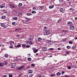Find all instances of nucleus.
I'll use <instances>...</instances> for the list:
<instances>
[{
  "label": "nucleus",
  "mask_w": 77,
  "mask_h": 77,
  "mask_svg": "<svg viewBox=\"0 0 77 77\" xmlns=\"http://www.w3.org/2000/svg\"><path fill=\"white\" fill-rule=\"evenodd\" d=\"M28 72L30 73H32L33 72V70H29L28 71Z\"/></svg>",
  "instance_id": "obj_16"
},
{
  "label": "nucleus",
  "mask_w": 77,
  "mask_h": 77,
  "mask_svg": "<svg viewBox=\"0 0 77 77\" xmlns=\"http://www.w3.org/2000/svg\"><path fill=\"white\" fill-rule=\"evenodd\" d=\"M53 49H54L53 48H50L49 49V50H53Z\"/></svg>",
  "instance_id": "obj_59"
},
{
  "label": "nucleus",
  "mask_w": 77,
  "mask_h": 77,
  "mask_svg": "<svg viewBox=\"0 0 77 77\" xmlns=\"http://www.w3.org/2000/svg\"><path fill=\"white\" fill-rule=\"evenodd\" d=\"M44 9V7L43 6H41L39 8V9L41 10L42 9Z\"/></svg>",
  "instance_id": "obj_14"
},
{
  "label": "nucleus",
  "mask_w": 77,
  "mask_h": 77,
  "mask_svg": "<svg viewBox=\"0 0 77 77\" xmlns=\"http://www.w3.org/2000/svg\"><path fill=\"white\" fill-rule=\"evenodd\" d=\"M64 73H65V72L62 71V75H63V74H64Z\"/></svg>",
  "instance_id": "obj_55"
},
{
  "label": "nucleus",
  "mask_w": 77,
  "mask_h": 77,
  "mask_svg": "<svg viewBox=\"0 0 77 77\" xmlns=\"http://www.w3.org/2000/svg\"><path fill=\"white\" fill-rule=\"evenodd\" d=\"M10 48H14V46L13 45H11V46H10Z\"/></svg>",
  "instance_id": "obj_48"
},
{
  "label": "nucleus",
  "mask_w": 77,
  "mask_h": 77,
  "mask_svg": "<svg viewBox=\"0 0 77 77\" xmlns=\"http://www.w3.org/2000/svg\"><path fill=\"white\" fill-rule=\"evenodd\" d=\"M72 67L73 68H75L77 67V66L76 65H72Z\"/></svg>",
  "instance_id": "obj_30"
},
{
  "label": "nucleus",
  "mask_w": 77,
  "mask_h": 77,
  "mask_svg": "<svg viewBox=\"0 0 77 77\" xmlns=\"http://www.w3.org/2000/svg\"><path fill=\"white\" fill-rule=\"evenodd\" d=\"M60 72H58L56 74V75H60Z\"/></svg>",
  "instance_id": "obj_23"
},
{
  "label": "nucleus",
  "mask_w": 77,
  "mask_h": 77,
  "mask_svg": "<svg viewBox=\"0 0 77 77\" xmlns=\"http://www.w3.org/2000/svg\"><path fill=\"white\" fill-rule=\"evenodd\" d=\"M70 30H74V26L73 25H71L69 27Z\"/></svg>",
  "instance_id": "obj_4"
},
{
  "label": "nucleus",
  "mask_w": 77,
  "mask_h": 77,
  "mask_svg": "<svg viewBox=\"0 0 77 77\" xmlns=\"http://www.w3.org/2000/svg\"><path fill=\"white\" fill-rule=\"evenodd\" d=\"M66 40H67V38H65L62 39V41H63V42H66Z\"/></svg>",
  "instance_id": "obj_21"
},
{
  "label": "nucleus",
  "mask_w": 77,
  "mask_h": 77,
  "mask_svg": "<svg viewBox=\"0 0 77 77\" xmlns=\"http://www.w3.org/2000/svg\"><path fill=\"white\" fill-rule=\"evenodd\" d=\"M19 7H21V6H22V3H20L18 5Z\"/></svg>",
  "instance_id": "obj_29"
},
{
  "label": "nucleus",
  "mask_w": 77,
  "mask_h": 77,
  "mask_svg": "<svg viewBox=\"0 0 77 77\" xmlns=\"http://www.w3.org/2000/svg\"><path fill=\"white\" fill-rule=\"evenodd\" d=\"M27 15L28 16H30V15H32V14H31V13H28L27 14Z\"/></svg>",
  "instance_id": "obj_31"
},
{
  "label": "nucleus",
  "mask_w": 77,
  "mask_h": 77,
  "mask_svg": "<svg viewBox=\"0 0 77 77\" xmlns=\"http://www.w3.org/2000/svg\"><path fill=\"white\" fill-rule=\"evenodd\" d=\"M38 40L39 41H41L42 40V38H41L38 37Z\"/></svg>",
  "instance_id": "obj_26"
},
{
  "label": "nucleus",
  "mask_w": 77,
  "mask_h": 77,
  "mask_svg": "<svg viewBox=\"0 0 77 77\" xmlns=\"http://www.w3.org/2000/svg\"><path fill=\"white\" fill-rule=\"evenodd\" d=\"M28 77V75H25L24 77Z\"/></svg>",
  "instance_id": "obj_61"
},
{
  "label": "nucleus",
  "mask_w": 77,
  "mask_h": 77,
  "mask_svg": "<svg viewBox=\"0 0 77 77\" xmlns=\"http://www.w3.org/2000/svg\"><path fill=\"white\" fill-rule=\"evenodd\" d=\"M60 11L61 12H63V8H60Z\"/></svg>",
  "instance_id": "obj_15"
},
{
  "label": "nucleus",
  "mask_w": 77,
  "mask_h": 77,
  "mask_svg": "<svg viewBox=\"0 0 77 77\" xmlns=\"http://www.w3.org/2000/svg\"><path fill=\"white\" fill-rule=\"evenodd\" d=\"M72 22L69 21L67 23V25L69 26H72Z\"/></svg>",
  "instance_id": "obj_3"
},
{
  "label": "nucleus",
  "mask_w": 77,
  "mask_h": 77,
  "mask_svg": "<svg viewBox=\"0 0 77 77\" xmlns=\"http://www.w3.org/2000/svg\"><path fill=\"white\" fill-rule=\"evenodd\" d=\"M24 18H25V19H26V20H30V19L26 17H25Z\"/></svg>",
  "instance_id": "obj_46"
},
{
  "label": "nucleus",
  "mask_w": 77,
  "mask_h": 77,
  "mask_svg": "<svg viewBox=\"0 0 77 77\" xmlns=\"http://www.w3.org/2000/svg\"><path fill=\"white\" fill-rule=\"evenodd\" d=\"M32 50H33V51L35 53H37V52H38V50L35 49V48H32Z\"/></svg>",
  "instance_id": "obj_8"
},
{
  "label": "nucleus",
  "mask_w": 77,
  "mask_h": 77,
  "mask_svg": "<svg viewBox=\"0 0 77 77\" xmlns=\"http://www.w3.org/2000/svg\"><path fill=\"white\" fill-rule=\"evenodd\" d=\"M61 21H62V20H61V19H59L58 20L57 23H60Z\"/></svg>",
  "instance_id": "obj_24"
},
{
  "label": "nucleus",
  "mask_w": 77,
  "mask_h": 77,
  "mask_svg": "<svg viewBox=\"0 0 77 77\" xmlns=\"http://www.w3.org/2000/svg\"><path fill=\"white\" fill-rule=\"evenodd\" d=\"M69 43L70 44H72V41H69Z\"/></svg>",
  "instance_id": "obj_43"
},
{
  "label": "nucleus",
  "mask_w": 77,
  "mask_h": 77,
  "mask_svg": "<svg viewBox=\"0 0 77 77\" xmlns=\"http://www.w3.org/2000/svg\"><path fill=\"white\" fill-rule=\"evenodd\" d=\"M5 56L6 57H8V56H9V55H8V54H5Z\"/></svg>",
  "instance_id": "obj_33"
},
{
  "label": "nucleus",
  "mask_w": 77,
  "mask_h": 77,
  "mask_svg": "<svg viewBox=\"0 0 77 77\" xmlns=\"http://www.w3.org/2000/svg\"><path fill=\"white\" fill-rule=\"evenodd\" d=\"M12 24L13 26H15L17 24V23L15 22H13L12 23Z\"/></svg>",
  "instance_id": "obj_17"
},
{
  "label": "nucleus",
  "mask_w": 77,
  "mask_h": 77,
  "mask_svg": "<svg viewBox=\"0 0 77 77\" xmlns=\"http://www.w3.org/2000/svg\"><path fill=\"white\" fill-rule=\"evenodd\" d=\"M40 75L41 76V77H44V74H40Z\"/></svg>",
  "instance_id": "obj_42"
},
{
  "label": "nucleus",
  "mask_w": 77,
  "mask_h": 77,
  "mask_svg": "<svg viewBox=\"0 0 77 77\" xmlns=\"http://www.w3.org/2000/svg\"><path fill=\"white\" fill-rule=\"evenodd\" d=\"M10 6H11V8H15V6H14V5H12V4H11L10 5Z\"/></svg>",
  "instance_id": "obj_20"
},
{
  "label": "nucleus",
  "mask_w": 77,
  "mask_h": 77,
  "mask_svg": "<svg viewBox=\"0 0 77 77\" xmlns=\"http://www.w3.org/2000/svg\"><path fill=\"white\" fill-rule=\"evenodd\" d=\"M29 68H30L29 66H28L25 68V69H29Z\"/></svg>",
  "instance_id": "obj_37"
},
{
  "label": "nucleus",
  "mask_w": 77,
  "mask_h": 77,
  "mask_svg": "<svg viewBox=\"0 0 77 77\" xmlns=\"http://www.w3.org/2000/svg\"><path fill=\"white\" fill-rule=\"evenodd\" d=\"M67 48H68V49H69L70 48V47L69 46H67L66 47Z\"/></svg>",
  "instance_id": "obj_41"
},
{
  "label": "nucleus",
  "mask_w": 77,
  "mask_h": 77,
  "mask_svg": "<svg viewBox=\"0 0 77 77\" xmlns=\"http://www.w3.org/2000/svg\"><path fill=\"white\" fill-rule=\"evenodd\" d=\"M5 5H2L0 6V8L2 9V8H5Z\"/></svg>",
  "instance_id": "obj_13"
},
{
  "label": "nucleus",
  "mask_w": 77,
  "mask_h": 77,
  "mask_svg": "<svg viewBox=\"0 0 77 77\" xmlns=\"http://www.w3.org/2000/svg\"><path fill=\"white\" fill-rule=\"evenodd\" d=\"M1 26L2 27H3L5 26V24H4V23H2Z\"/></svg>",
  "instance_id": "obj_44"
},
{
  "label": "nucleus",
  "mask_w": 77,
  "mask_h": 77,
  "mask_svg": "<svg viewBox=\"0 0 77 77\" xmlns=\"http://www.w3.org/2000/svg\"><path fill=\"white\" fill-rule=\"evenodd\" d=\"M75 48H76V46L75 45L73 46L72 47V48L73 50H74V49H75Z\"/></svg>",
  "instance_id": "obj_34"
},
{
  "label": "nucleus",
  "mask_w": 77,
  "mask_h": 77,
  "mask_svg": "<svg viewBox=\"0 0 77 77\" xmlns=\"http://www.w3.org/2000/svg\"><path fill=\"white\" fill-rule=\"evenodd\" d=\"M31 66H32V67H35V64L33 63H32L31 64Z\"/></svg>",
  "instance_id": "obj_36"
},
{
  "label": "nucleus",
  "mask_w": 77,
  "mask_h": 77,
  "mask_svg": "<svg viewBox=\"0 0 77 77\" xmlns=\"http://www.w3.org/2000/svg\"><path fill=\"white\" fill-rule=\"evenodd\" d=\"M57 49L58 50H62V49L60 48H58Z\"/></svg>",
  "instance_id": "obj_56"
},
{
  "label": "nucleus",
  "mask_w": 77,
  "mask_h": 77,
  "mask_svg": "<svg viewBox=\"0 0 77 77\" xmlns=\"http://www.w3.org/2000/svg\"><path fill=\"white\" fill-rule=\"evenodd\" d=\"M68 68L69 69H71V67H70L69 66L68 67Z\"/></svg>",
  "instance_id": "obj_53"
},
{
  "label": "nucleus",
  "mask_w": 77,
  "mask_h": 77,
  "mask_svg": "<svg viewBox=\"0 0 77 77\" xmlns=\"http://www.w3.org/2000/svg\"><path fill=\"white\" fill-rule=\"evenodd\" d=\"M38 77H41V75H39L38 76Z\"/></svg>",
  "instance_id": "obj_63"
},
{
  "label": "nucleus",
  "mask_w": 77,
  "mask_h": 77,
  "mask_svg": "<svg viewBox=\"0 0 77 77\" xmlns=\"http://www.w3.org/2000/svg\"><path fill=\"white\" fill-rule=\"evenodd\" d=\"M6 18V16H3L2 17V19H5Z\"/></svg>",
  "instance_id": "obj_35"
},
{
  "label": "nucleus",
  "mask_w": 77,
  "mask_h": 77,
  "mask_svg": "<svg viewBox=\"0 0 77 77\" xmlns=\"http://www.w3.org/2000/svg\"><path fill=\"white\" fill-rule=\"evenodd\" d=\"M4 63L5 64V65H8V63L7 62H5Z\"/></svg>",
  "instance_id": "obj_49"
},
{
  "label": "nucleus",
  "mask_w": 77,
  "mask_h": 77,
  "mask_svg": "<svg viewBox=\"0 0 77 77\" xmlns=\"http://www.w3.org/2000/svg\"><path fill=\"white\" fill-rule=\"evenodd\" d=\"M50 77H55L56 76V75L55 74H52V75H50Z\"/></svg>",
  "instance_id": "obj_25"
},
{
  "label": "nucleus",
  "mask_w": 77,
  "mask_h": 77,
  "mask_svg": "<svg viewBox=\"0 0 77 77\" xmlns=\"http://www.w3.org/2000/svg\"><path fill=\"white\" fill-rule=\"evenodd\" d=\"M62 32H63V33H67L68 32V30H66V31L62 30Z\"/></svg>",
  "instance_id": "obj_22"
},
{
  "label": "nucleus",
  "mask_w": 77,
  "mask_h": 77,
  "mask_svg": "<svg viewBox=\"0 0 77 77\" xmlns=\"http://www.w3.org/2000/svg\"><path fill=\"white\" fill-rule=\"evenodd\" d=\"M50 33V31H48L46 32V35L44 34V35H49Z\"/></svg>",
  "instance_id": "obj_9"
},
{
  "label": "nucleus",
  "mask_w": 77,
  "mask_h": 77,
  "mask_svg": "<svg viewBox=\"0 0 77 77\" xmlns=\"http://www.w3.org/2000/svg\"><path fill=\"white\" fill-rule=\"evenodd\" d=\"M2 77H7V75H4L2 76Z\"/></svg>",
  "instance_id": "obj_54"
},
{
  "label": "nucleus",
  "mask_w": 77,
  "mask_h": 77,
  "mask_svg": "<svg viewBox=\"0 0 77 77\" xmlns=\"http://www.w3.org/2000/svg\"><path fill=\"white\" fill-rule=\"evenodd\" d=\"M75 20H77V17H75Z\"/></svg>",
  "instance_id": "obj_60"
},
{
  "label": "nucleus",
  "mask_w": 77,
  "mask_h": 77,
  "mask_svg": "<svg viewBox=\"0 0 77 77\" xmlns=\"http://www.w3.org/2000/svg\"><path fill=\"white\" fill-rule=\"evenodd\" d=\"M13 19L14 20H17L18 19V17H13Z\"/></svg>",
  "instance_id": "obj_28"
},
{
  "label": "nucleus",
  "mask_w": 77,
  "mask_h": 77,
  "mask_svg": "<svg viewBox=\"0 0 77 77\" xmlns=\"http://www.w3.org/2000/svg\"><path fill=\"white\" fill-rule=\"evenodd\" d=\"M24 68V66H22L17 68V70H21V69H22Z\"/></svg>",
  "instance_id": "obj_1"
},
{
  "label": "nucleus",
  "mask_w": 77,
  "mask_h": 77,
  "mask_svg": "<svg viewBox=\"0 0 77 77\" xmlns=\"http://www.w3.org/2000/svg\"><path fill=\"white\" fill-rule=\"evenodd\" d=\"M32 14H35L36 11H33L32 12Z\"/></svg>",
  "instance_id": "obj_39"
},
{
  "label": "nucleus",
  "mask_w": 77,
  "mask_h": 77,
  "mask_svg": "<svg viewBox=\"0 0 77 77\" xmlns=\"http://www.w3.org/2000/svg\"><path fill=\"white\" fill-rule=\"evenodd\" d=\"M66 54H69V52L66 51Z\"/></svg>",
  "instance_id": "obj_51"
},
{
  "label": "nucleus",
  "mask_w": 77,
  "mask_h": 77,
  "mask_svg": "<svg viewBox=\"0 0 77 77\" xmlns=\"http://www.w3.org/2000/svg\"><path fill=\"white\" fill-rule=\"evenodd\" d=\"M26 43H27L28 44H29L30 45H31V44H32V42L30 41H29L28 42H26Z\"/></svg>",
  "instance_id": "obj_11"
},
{
  "label": "nucleus",
  "mask_w": 77,
  "mask_h": 77,
  "mask_svg": "<svg viewBox=\"0 0 77 77\" xmlns=\"http://www.w3.org/2000/svg\"><path fill=\"white\" fill-rule=\"evenodd\" d=\"M47 31V27L45 26L44 28L43 32L44 33H46V32Z\"/></svg>",
  "instance_id": "obj_5"
},
{
  "label": "nucleus",
  "mask_w": 77,
  "mask_h": 77,
  "mask_svg": "<svg viewBox=\"0 0 77 77\" xmlns=\"http://www.w3.org/2000/svg\"><path fill=\"white\" fill-rule=\"evenodd\" d=\"M27 59L28 61H31L32 60V59L30 58H28Z\"/></svg>",
  "instance_id": "obj_32"
},
{
  "label": "nucleus",
  "mask_w": 77,
  "mask_h": 77,
  "mask_svg": "<svg viewBox=\"0 0 77 77\" xmlns=\"http://www.w3.org/2000/svg\"><path fill=\"white\" fill-rule=\"evenodd\" d=\"M59 2H60V3H61V2H63V1L61 0L60 1H59Z\"/></svg>",
  "instance_id": "obj_62"
},
{
  "label": "nucleus",
  "mask_w": 77,
  "mask_h": 77,
  "mask_svg": "<svg viewBox=\"0 0 77 77\" xmlns=\"http://www.w3.org/2000/svg\"><path fill=\"white\" fill-rule=\"evenodd\" d=\"M49 9H52L53 8H54V5H52V6H50L49 7Z\"/></svg>",
  "instance_id": "obj_18"
},
{
  "label": "nucleus",
  "mask_w": 77,
  "mask_h": 77,
  "mask_svg": "<svg viewBox=\"0 0 77 77\" xmlns=\"http://www.w3.org/2000/svg\"><path fill=\"white\" fill-rule=\"evenodd\" d=\"M32 76H33V75L32 74H31L29 75L30 77H32Z\"/></svg>",
  "instance_id": "obj_58"
},
{
  "label": "nucleus",
  "mask_w": 77,
  "mask_h": 77,
  "mask_svg": "<svg viewBox=\"0 0 77 77\" xmlns=\"http://www.w3.org/2000/svg\"><path fill=\"white\" fill-rule=\"evenodd\" d=\"M3 12L4 13H6L7 12V10H5L3 11Z\"/></svg>",
  "instance_id": "obj_38"
},
{
  "label": "nucleus",
  "mask_w": 77,
  "mask_h": 77,
  "mask_svg": "<svg viewBox=\"0 0 77 77\" xmlns=\"http://www.w3.org/2000/svg\"><path fill=\"white\" fill-rule=\"evenodd\" d=\"M18 15L20 16V15H22V13H19L18 14Z\"/></svg>",
  "instance_id": "obj_40"
},
{
  "label": "nucleus",
  "mask_w": 77,
  "mask_h": 77,
  "mask_svg": "<svg viewBox=\"0 0 77 77\" xmlns=\"http://www.w3.org/2000/svg\"><path fill=\"white\" fill-rule=\"evenodd\" d=\"M32 9H33L34 10L36 9V8L35 7H33L32 8Z\"/></svg>",
  "instance_id": "obj_50"
},
{
  "label": "nucleus",
  "mask_w": 77,
  "mask_h": 77,
  "mask_svg": "<svg viewBox=\"0 0 77 77\" xmlns=\"http://www.w3.org/2000/svg\"><path fill=\"white\" fill-rule=\"evenodd\" d=\"M33 39V36H30L29 37V38L28 39L29 40V41H32V39Z\"/></svg>",
  "instance_id": "obj_6"
},
{
  "label": "nucleus",
  "mask_w": 77,
  "mask_h": 77,
  "mask_svg": "<svg viewBox=\"0 0 77 77\" xmlns=\"http://www.w3.org/2000/svg\"><path fill=\"white\" fill-rule=\"evenodd\" d=\"M26 45L25 44H23L22 45V47H26Z\"/></svg>",
  "instance_id": "obj_45"
},
{
  "label": "nucleus",
  "mask_w": 77,
  "mask_h": 77,
  "mask_svg": "<svg viewBox=\"0 0 77 77\" xmlns=\"http://www.w3.org/2000/svg\"><path fill=\"white\" fill-rule=\"evenodd\" d=\"M5 65L4 63L0 62V66H3Z\"/></svg>",
  "instance_id": "obj_12"
},
{
  "label": "nucleus",
  "mask_w": 77,
  "mask_h": 77,
  "mask_svg": "<svg viewBox=\"0 0 77 77\" xmlns=\"http://www.w3.org/2000/svg\"><path fill=\"white\" fill-rule=\"evenodd\" d=\"M10 45H12L14 44V42H11L9 43Z\"/></svg>",
  "instance_id": "obj_19"
},
{
  "label": "nucleus",
  "mask_w": 77,
  "mask_h": 77,
  "mask_svg": "<svg viewBox=\"0 0 77 77\" xmlns=\"http://www.w3.org/2000/svg\"><path fill=\"white\" fill-rule=\"evenodd\" d=\"M51 42L50 40H47L46 41V43H48V44H49V45H51Z\"/></svg>",
  "instance_id": "obj_2"
},
{
  "label": "nucleus",
  "mask_w": 77,
  "mask_h": 77,
  "mask_svg": "<svg viewBox=\"0 0 77 77\" xmlns=\"http://www.w3.org/2000/svg\"><path fill=\"white\" fill-rule=\"evenodd\" d=\"M26 48H29V47H30V46H29V45H27L26 46Z\"/></svg>",
  "instance_id": "obj_52"
},
{
  "label": "nucleus",
  "mask_w": 77,
  "mask_h": 77,
  "mask_svg": "<svg viewBox=\"0 0 77 77\" xmlns=\"http://www.w3.org/2000/svg\"><path fill=\"white\" fill-rule=\"evenodd\" d=\"M9 77H12V75H9Z\"/></svg>",
  "instance_id": "obj_57"
},
{
  "label": "nucleus",
  "mask_w": 77,
  "mask_h": 77,
  "mask_svg": "<svg viewBox=\"0 0 77 77\" xmlns=\"http://www.w3.org/2000/svg\"><path fill=\"white\" fill-rule=\"evenodd\" d=\"M65 77H68V76L67 75H66L65 76Z\"/></svg>",
  "instance_id": "obj_64"
},
{
  "label": "nucleus",
  "mask_w": 77,
  "mask_h": 77,
  "mask_svg": "<svg viewBox=\"0 0 77 77\" xmlns=\"http://www.w3.org/2000/svg\"><path fill=\"white\" fill-rule=\"evenodd\" d=\"M42 50L43 51H47V48L46 47H43L42 48Z\"/></svg>",
  "instance_id": "obj_10"
},
{
  "label": "nucleus",
  "mask_w": 77,
  "mask_h": 77,
  "mask_svg": "<svg viewBox=\"0 0 77 77\" xmlns=\"http://www.w3.org/2000/svg\"><path fill=\"white\" fill-rule=\"evenodd\" d=\"M21 46L20 45H18L16 46V47H17V48H19V47H20Z\"/></svg>",
  "instance_id": "obj_27"
},
{
  "label": "nucleus",
  "mask_w": 77,
  "mask_h": 77,
  "mask_svg": "<svg viewBox=\"0 0 77 77\" xmlns=\"http://www.w3.org/2000/svg\"><path fill=\"white\" fill-rule=\"evenodd\" d=\"M16 63H14L11 66V68H15V66H16Z\"/></svg>",
  "instance_id": "obj_7"
},
{
  "label": "nucleus",
  "mask_w": 77,
  "mask_h": 77,
  "mask_svg": "<svg viewBox=\"0 0 77 77\" xmlns=\"http://www.w3.org/2000/svg\"><path fill=\"white\" fill-rule=\"evenodd\" d=\"M29 20H30V19H27V20H25V21L27 23V22H28L29 21Z\"/></svg>",
  "instance_id": "obj_47"
}]
</instances>
